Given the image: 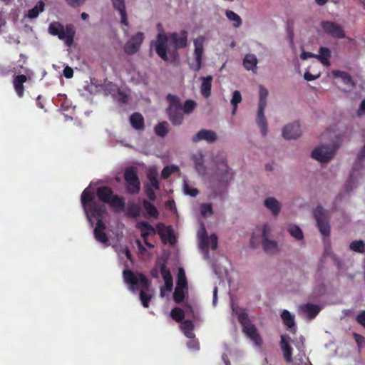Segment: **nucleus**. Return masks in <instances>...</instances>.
Returning a JSON list of instances; mask_svg holds the SVG:
<instances>
[{
  "instance_id": "26",
  "label": "nucleus",
  "mask_w": 365,
  "mask_h": 365,
  "mask_svg": "<svg viewBox=\"0 0 365 365\" xmlns=\"http://www.w3.org/2000/svg\"><path fill=\"white\" fill-rule=\"evenodd\" d=\"M281 317L285 326L294 334L296 332V327L294 316L288 310L284 309L281 314Z\"/></svg>"
},
{
  "instance_id": "1",
  "label": "nucleus",
  "mask_w": 365,
  "mask_h": 365,
  "mask_svg": "<svg viewBox=\"0 0 365 365\" xmlns=\"http://www.w3.org/2000/svg\"><path fill=\"white\" fill-rule=\"evenodd\" d=\"M81 204L88 220L93 225V218L97 220L96 227L93 230L95 239L103 244H108L109 239L104 232L106 225L103 222V217L106 212L104 205L95 200L94 194L86 188L81 194Z\"/></svg>"
},
{
  "instance_id": "56",
  "label": "nucleus",
  "mask_w": 365,
  "mask_h": 365,
  "mask_svg": "<svg viewBox=\"0 0 365 365\" xmlns=\"http://www.w3.org/2000/svg\"><path fill=\"white\" fill-rule=\"evenodd\" d=\"M354 339H355L356 343L357 344L358 348L360 349L361 347L365 344V338L357 333H353Z\"/></svg>"
},
{
  "instance_id": "45",
  "label": "nucleus",
  "mask_w": 365,
  "mask_h": 365,
  "mask_svg": "<svg viewBox=\"0 0 365 365\" xmlns=\"http://www.w3.org/2000/svg\"><path fill=\"white\" fill-rule=\"evenodd\" d=\"M196 106H197L196 102L193 100L189 99V100H186L185 101L183 106H182V110L184 113L190 114V113H192V111L195 110Z\"/></svg>"
},
{
  "instance_id": "54",
  "label": "nucleus",
  "mask_w": 365,
  "mask_h": 365,
  "mask_svg": "<svg viewBox=\"0 0 365 365\" xmlns=\"http://www.w3.org/2000/svg\"><path fill=\"white\" fill-rule=\"evenodd\" d=\"M184 191L186 195H190L192 197H195L199 193L197 189L190 188L186 182L184 184Z\"/></svg>"
},
{
  "instance_id": "5",
  "label": "nucleus",
  "mask_w": 365,
  "mask_h": 365,
  "mask_svg": "<svg viewBox=\"0 0 365 365\" xmlns=\"http://www.w3.org/2000/svg\"><path fill=\"white\" fill-rule=\"evenodd\" d=\"M48 32L61 40H65L67 46H71L73 42L75 31L71 25H67L65 29L60 22L53 21L49 24Z\"/></svg>"
},
{
  "instance_id": "11",
  "label": "nucleus",
  "mask_w": 365,
  "mask_h": 365,
  "mask_svg": "<svg viewBox=\"0 0 365 365\" xmlns=\"http://www.w3.org/2000/svg\"><path fill=\"white\" fill-rule=\"evenodd\" d=\"M335 150L330 145H322L312 152V158L321 163L329 162L334 156Z\"/></svg>"
},
{
  "instance_id": "40",
  "label": "nucleus",
  "mask_w": 365,
  "mask_h": 365,
  "mask_svg": "<svg viewBox=\"0 0 365 365\" xmlns=\"http://www.w3.org/2000/svg\"><path fill=\"white\" fill-rule=\"evenodd\" d=\"M226 16L227 17V19L230 21L234 22V24H233L234 27L238 28L242 24V19H241L240 16L238 14H237L236 13H235L234 11L227 10L226 11Z\"/></svg>"
},
{
  "instance_id": "18",
  "label": "nucleus",
  "mask_w": 365,
  "mask_h": 365,
  "mask_svg": "<svg viewBox=\"0 0 365 365\" xmlns=\"http://www.w3.org/2000/svg\"><path fill=\"white\" fill-rule=\"evenodd\" d=\"M300 310L309 320H312L319 314L322 307L317 304L307 303L300 306Z\"/></svg>"
},
{
  "instance_id": "3",
  "label": "nucleus",
  "mask_w": 365,
  "mask_h": 365,
  "mask_svg": "<svg viewBox=\"0 0 365 365\" xmlns=\"http://www.w3.org/2000/svg\"><path fill=\"white\" fill-rule=\"evenodd\" d=\"M124 282L129 285V289L135 292L140 287V299L145 308L149 307L152 298L150 294H146L150 287V282L145 274L140 272L134 273L130 269H124L123 272Z\"/></svg>"
},
{
  "instance_id": "8",
  "label": "nucleus",
  "mask_w": 365,
  "mask_h": 365,
  "mask_svg": "<svg viewBox=\"0 0 365 365\" xmlns=\"http://www.w3.org/2000/svg\"><path fill=\"white\" fill-rule=\"evenodd\" d=\"M125 182V188L128 194L131 195H138L140 191V180L134 167L127 168L123 174Z\"/></svg>"
},
{
  "instance_id": "50",
  "label": "nucleus",
  "mask_w": 365,
  "mask_h": 365,
  "mask_svg": "<svg viewBox=\"0 0 365 365\" xmlns=\"http://www.w3.org/2000/svg\"><path fill=\"white\" fill-rule=\"evenodd\" d=\"M178 168L177 166H165L161 173V176L163 179H168L173 173L177 171Z\"/></svg>"
},
{
  "instance_id": "16",
  "label": "nucleus",
  "mask_w": 365,
  "mask_h": 365,
  "mask_svg": "<svg viewBox=\"0 0 365 365\" xmlns=\"http://www.w3.org/2000/svg\"><path fill=\"white\" fill-rule=\"evenodd\" d=\"M281 340L279 346L283 354L284 361L290 364L292 362V347L289 344L290 341H292L290 336L287 334L281 335Z\"/></svg>"
},
{
  "instance_id": "15",
  "label": "nucleus",
  "mask_w": 365,
  "mask_h": 365,
  "mask_svg": "<svg viewBox=\"0 0 365 365\" xmlns=\"http://www.w3.org/2000/svg\"><path fill=\"white\" fill-rule=\"evenodd\" d=\"M269 227L267 225H264L262 227V245L264 250L267 254H275L278 251L277 243L268 238Z\"/></svg>"
},
{
  "instance_id": "63",
  "label": "nucleus",
  "mask_w": 365,
  "mask_h": 365,
  "mask_svg": "<svg viewBox=\"0 0 365 365\" xmlns=\"http://www.w3.org/2000/svg\"><path fill=\"white\" fill-rule=\"evenodd\" d=\"M316 54L310 53V52H303L300 57L302 59L305 60L308 58H315Z\"/></svg>"
},
{
  "instance_id": "61",
  "label": "nucleus",
  "mask_w": 365,
  "mask_h": 365,
  "mask_svg": "<svg viewBox=\"0 0 365 365\" xmlns=\"http://www.w3.org/2000/svg\"><path fill=\"white\" fill-rule=\"evenodd\" d=\"M319 74L318 75H313V74L310 73L308 71L305 72L304 75V79L308 81H311L315 80L317 78H319Z\"/></svg>"
},
{
  "instance_id": "51",
  "label": "nucleus",
  "mask_w": 365,
  "mask_h": 365,
  "mask_svg": "<svg viewBox=\"0 0 365 365\" xmlns=\"http://www.w3.org/2000/svg\"><path fill=\"white\" fill-rule=\"evenodd\" d=\"M145 193L150 201H155L156 199V195L155 193V189L148 185H145Z\"/></svg>"
},
{
  "instance_id": "4",
  "label": "nucleus",
  "mask_w": 365,
  "mask_h": 365,
  "mask_svg": "<svg viewBox=\"0 0 365 365\" xmlns=\"http://www.w3.org/2000/svg\"><path fill=\"white\" fill-rule=\"evenodd\" d=\"M169 105L166 108V113L173 125H180L182 123L184 117L180 99L178 96L168 94L166 96Z\"/></svg>"
},
{
  "instance_id": "30",
  "label": "nucleus",
  "mask_w": 365,
  "mask_h": 365,
  "mask_svg": "<svg viewBox=\"0 0 365 365\" xmlns=\"http://www.w3.org/2000/svg\"><path fill=\"white\" fill-rule=\"evenodd\" d=\"M44 6V1H38L34 8L28 10L27 13L24 15V19H33L37 18L39 14L43 11Z\"/></svg>"
},
{
  "instance_id": "48",
  "label": "nucleus",
  "mask_w": 365,
  "mask_h": 365,
  "mask_svg": "<svg viewBox=\"0 0 365 365\" xmlns=\"http://www.w3.org/2000/svg\"><path fill=\"white\" fill-rule=\"evenodd\" d=\"M242 101V96L239 91H235L232 93V98L231 99V104L233 106L232 114H235L237 105Z\"/></svg>"
},
{
  "instance_id": "35",
  "label": "nucleus",
  "mask_w": 365,
  "mask_h": 365,
  "mask_svg": "<svg viewBox=\"0 0 365 365\" xmlns=\"http://www.w3.org/2000/svg\"><path fill=\"white\" fill-rule=\"evenodd\" d=\"M158 235L163 241L165 240V235L170 237L173 235V229L170 226L165 227L163 223H158L156 225Z\"/></svg>"
},
{
  "instance_id": "49",
  "label": "nucleus",
  "mask_w": 365,
  "mask_h": 365,
  "mask_svg": "<svg viewBox=\"0 0 365 365\" xmlns=\"http://www.w3.org/2000/svg\"><path fill=\"white\" fill-rule=\"evenodd\" d=\"M201 215L206 217L211 216L213 214L212 207L211 203H204L200 205Z\"/></svg>"
},
{
  "instance_id": "17",
  "label": "nucleus",
  "mask_w": 365,
  "mask_h": 365,
  "mask_svg": "<svg viewBox=\"0 0 365 365\" xmlns=\"http://www.w3.org/2000/svg\"><path fill=\"white\" fill-rule=\"evenodd\" d=\"M282 135L285 139H294L301 135L300 125L294 122L285 125L282 130Z\"/></svg>"
},
{
  "instance_id": "41",
  "label": "nucleus",
  "mask_w": 365,
  "mask_h": 365,
  "mask_svg": "<svg viewBox=\"0 0 365 365\" xmlns=\"http://www.w3.org/2000/svg\"><path fill=\"white\" fill-rule=\"evenodd\" d=\"M289 234L297 240H303L304 235L302 230L297 225H289L288 227Z\"/></svg>"
},
{
  "instance_id": "13",
  "label": "nucleus",
  "mask_w": 365,
  "mask_h": 365,
  "mask_svg": "<svg viewBox=\"0 0 365 365\" xmlns=\"http://www.w3.org/2000/svg\"><path fill=\"white\" fill-rule=\"evenodd\" d=\"M145 38L143 32H138L125 43L124 46V51L128 55H133L139 50L143 41Z\"/></svg>"
},
{
  "instance_id": "20",
  "label": "nucleus",
  "mask_w": 365,
  "mask_h": 365,
  "mask_svg": "<svg viewBox=\"0 0 365 365\" xmlns=\"http://www.w3.org/2000/svg\"><path fill=\"white\" fill-rule=\"evenodd\" d=\"M27 80V76L24 74L14 76L13 86L17 96L19 98H22L24 95L25 89L24 83H26Z\"/></svg>"
},
{
  "instance_id": "9",
  "label": "nucleus",
  "mask_w": 365,
  "mask_h": 365,
  "mask_svg": "<svg viewBox=\"0 0 365 365\" xmlns=\"http://www.w3.org/2000/svg\"><path fill=\"white\" fill-rule=\"evenodd\" d=\"M213 160L217 166L216 174L220 181L227 185L233 179L234 171L229 168L227 160L223 155H217Z\"/></svg>"
},
{
  "instance_id": "25",
  "label": "nucleus",
  "mask_w": 365,
  "mask_h": 365,
  "mask_svg": "<svg viewBox=\"0 0 365 365\" xmlns=\"http://www.w3.org/2000/svg\"><path fill=\"white\" fill-rule=\"evenodd\" d=\"M331 57V51L327 47H320L319 54H316L315 58H317L324 66H330L329 58Z\"/></svg>"
},
{
  "instance_id": "47",
  "label": "nucleus",
  "mask_w": 365,
  "mask_h": 365,
  "mask_svg": "<svg viewBox=\"0 0 365 365\" xmlns=\"http://www.w3.org/2000/svg\"><path fill=\"white\" fill-rule=\"evenodd\" d=\"M170 316L175 321L180 322L184 319L185 312L181 308L175 307L171 310Z\"/></svg>"
},
{
  "instance_id": "2",
  "label": "nucleus",
  "mask_w": 365,
  "mask_h": 365,
  "mask_svg": "<svg viewBox=\"0 0 365 365\" xmlns=\"http://www.w3.org/2000/svg\"><path fill=\"white\" fill-rule=\"evenodd\" d=\"M187 33L182 30L178 34L176 32L166 35L163 32L159 33L156 40L151 42V46H154L156 53L165 61H168V53L175 59L178 58V50L187 46Z\"/></svg>"
},
{
  "instance_id": "14",
  "label": "nucleus",
  "mask_w": 365,
  "mask_h": 365,
  "mask_svg": "<svg viewBox=\"0 0 365 365\" xmlns=\"http://www.w3.org/2000/svg\"><path fill=\"white\" fill-rule=\"evenodd\" d=\"M204 41L205 38L202 36H200L194 41L195 63L191 66V68L195 71H198L202 66Z\"/></svg>"
},
{
  "instance_id": "39",
  "label": "nucleus",
  "mask_w": 365,
  "mask_h": 365,
  "mask_svg": "<svg viewBox=\"0 0 365 365\" xmlns=\"http://www.w3.org/2000/svg\"><path fill=\"white\" fill-rule=\"evenodd\" d=\"M332 73L335 78H340L342 80V81L346 85H349L353 83L351 75L345 71H333Z\"/></svg>"
},
{
  "instance_id": "38",
  "label": "nucleus",
  "mask_w": 365,
  "mask_h": 365,
  "mask_svg": "<svg viewBox=\"0 0 365 365\" xmlns=\"http://www.w3.org/2000/svg\"><path fill=\"white\" fill-rule=\"evenodd\" d=\"M168 123L166 121L159 123L155 127V134L162 138L166 136L168 133Z\"/></svg>"
},
{
  "instance_id": "62",
  "label": "nucleus",
  "mask_w": 365,
  "mask_h": 365,
  "mask_svg": "<svg viewBox=\"0 0 365 365\" xmlns=\"http://www.w3.org/2000/svg\"><path fill=\"white\" fill-rule=\"evenodd\" d=\"M364 113H365V99L360 103L359 108L357 110V115L361 116Z\"/></svg>"
},
{
  "instance_id": "44",
  "label": "nucleus",
  "mask_w": 365,
  "mask_h": 365,
  "mask_svg": "<svg viewBox=\"0 0 365 365\" xmlns=\"http://www.w3.org/2000/svg\"><path fill=\"white\" fill-rule=\"evenodd\" d=\"M350 250L352 251L363 253L365 252V243L362 240H355L351 242L349 245Z\"/></svg>"
},
{
  "instance_id": "64",
  "label": "nucleus",
  "mask_w": 365,
  "mask_h": 365,
  "mask_svg": "<svg viewBox=\"0 0 365 365\" xmlns=\"http://www.w3.org/2000/svg\"><path fill=\"white\" fill-rule=\"evenodd\" d=\"M124 253H125V255L127 257V259L131 261L132 260V255H131L130 250L128 247H126L124 250Z\"/></svg>"
},
{
  "instance_id": "42",
  "label": "nucleus",
  "mask_w": 365,
  "mask_h": 365,
  "mask_svg": "<svg viewBox=\"0 0 365 365\" xmlns=\"http://www.w3.org/2000/svg\"><path fill=\"white\" fill-rule=\"evenodd\" d=\"M140 208L138 205L129 204L127 207L126 215L128 217L135 218L139 216Z\"/></svg>"
},
{
  "instance_id": "28",
  "label": "nucleus",
  "mask_w": 365,
  "mask_h": 365,
  "mask_svg": "<svg viewBox=\"0 0 365 365\" xmlns=\"http://www.w3.org/2000/svg\"><path fill=\"white\" fill-rule=\"evenodd\" d=\"M113 3L114 9L118 11L120 15V23L125 26H128V21L125 10V1H113Z\"/></svg>"
},
{
  "instance_id": "32",
  "label": "nucleus",
  "mask_w": 365,
  "mask_h": 365,
  "mask_svg": "<svg viewBox=\"0 0 365 365\" xmlns=\"http://www.w3.org/2000/svg\"><path fill=\"white\" fill-rule=\"evenodd\" d=\"M158 176V173L155 169H150L147 174V178L150 181L149 185L152 186L156 190H160V182Z\"/></svg>"
},
{
  "instance_id": "36",
  "label": "nucleus",
  "mask_w": 365,
  "mask_h": 365,
  "mask_svg": "<svg viewBox=\"0 0 365 365\" xmlns=\"http://www.w3.org/2000/svg\"><path fill=\"white\" fill-rule=\"evenodd\" d=\"M143 205L144 210L146 211L147 214L149 216L153 217L154 218L158 217L159 212L153 204H152L150 202L146 200H144L143 202Z\"/></svg>"
},
{
  "instance_id": "22",
  "label": "nucleus",
  "mask_w": 365,
  "mask_h": 365,
  "mask_svg": "<svg viewBox=\"0 0 365 365\" xmlns=\"http://www.w3.org/2000/svg\"><path fill=\"white\" fill-rule=\"evenodd\" d=\"M200 79L201 81L200 93L203 97L208 98L211 96L212 77L211 76H202Z\"/></svg>"
},
{
  "instance_id": "60",
  "label": "nucleus",
  "mask_w": 365,
  "mask_h": 365,
  "mask_svg": "<svg viewBox=\"0 0 365 365\" xmlns=\"http://www.w3.org/2000/svg\"><path fill=\"white\" fill-rule=\"evenodd\" d=\"M356 322L365 328V311H362L358 314Z\"/></svg>"
},
{
  "instance_id": "24",
  "label": "nucleus",
  "mask_w": 365,
  "mask_h": 365,
  "mask_svg": "<svg viewBox=\"0 0 365 365\" xmlns=\"http://www.w3.org/2000/svg\"><path fill=\"white\" fill-rule=\"evenodd\" d=\"M136 228L141 231V237L143 239L148 238V236L155 234V228L148 222L145 221L138 222Z\"/></svg>"
},
{
  "instance_id": "52",
  "label": "nucleus",
  "mask_w": 365,
  "mask_h": 365,
  "mask_svg": "<svg viewBox=\"0 0 365 365\" xmlns=\"http://www.w3.org/2000/svg\"><path fill=\"white\" fill-rule=\"evenodd\" d=\"M14 72H16L15 68H12L10 66L0 65V76L5 77Z\"/></svg>"
},
{
  "instance_id": "19",
  "label": "nucleus",
  "mask_w": 365,
  "mask_h": 365,
  "mask_svg": "<svg viewBox=\"0 0 365 365\" xmlns=\"http://www.w3.org/2000/svg\"><path fill=\"white\" fill-rule=\"evenodd\" d=\"M202 140L209 143H213L217 140V135L212 130L202 129L192 138V141L193 143H197Z\"/></svg>"
},
{
  "instance_id": "27",
  "label": "nucleus",
  "mask_w": 365,
  "mask_h": 365,
  "mask_svg": "<svg viewBox=\"0 0 365 365\" xmlns=\"http://www.w3.org/2000/svg\"><path fill=\"white\" fill-rule=\"evenodd\" d=\"M264 205L274 215L276 216L279 215L281 207L279 202L274 197H269L265 199Z\"/></svg>"
},
{
  "instance_id": "57",
  "label": "nucleus",
  "mask_w": 365,
  "mask_h": 365,
  "mask_svg": "<svg viewBox=\"0 0 365 365\" xmlns=\"http://www.w3.org/2000/svg\"><path fill=\"white\" fill-rule=\"evenodd\" d=\"M187 346L193 350H198L200 349L199 342L195 338L190 339V340L187 342Z\"/></svg>"
},
{
  "instance_id": "34",
  "label": "nucleus",
  "mask_w": 365,
  "mask_h": 365,
  "mask_svg": "<svg viewBox=\"0 0 365 365\" xmlns=\"http://www.w3.org/2000/svg\"><path fill=\"white\" fill-rule=\"evenodd\" d=\"M114 210H123L125 208V200L123 197L118 195H113L111 200L108 203Z\"/></svg>"
},
{
  "instance_id": "10",
  "label": "nucleus",
  "mask_w": 365,
  "mask_h": 365,
  "mask_svg": "<svg viewBox=\"0 0 365 365\" xmlns=\"http://www.w3.org/2000/svg\"><path fill=\"white\" fill-rule=\"evenodd\" d=\"M313 214L320 233L324 237L329 238L330 236V225L327 210L322 206H317Z\"/></svg>"
},
{
  "instance_id": "46",
  "label": "nucleus",
  "mask_w": 365,
  "mask_h": 365,
  "mask_svg": "<svg viewBox=\"0 0 365 365\" xmlns=\"http://www.w3.org/2000/svg\"><path fill=\"white\" fill-rule=\"evenodd\" d=\"M186 288L176 287L173 293V300L177 304H180L183 302L185 299V292Z\"/></svg>"
},
{
  "instance_id": "23",
  "label": "nucleus",
  "mask_w": 365,
  "mask_h": 365,
  "mask_svg": "<svg viewBox=\"0 0 365 365\" xmlns=\"http://www.w3.org/2000/svg\"><path fill=\"white\" fill-rule=\"evenodd\" d=\"M160 273L165 282V289L170 292L173 289V282L170 271L167 268L165 263L160 266Z\"/></svg>"
},
{
  "instance_id": "7",
  "label": "nucleus",
  "mask_w": 365,
  "mask_h": 365,
  "mask_svg": "<svg viewBox=\"0 0 365 365\" xmlns=\"http://www.w3.org/2000/svg\"><path fill=\"white\" fill-rule=\"evenodd\" d=\"M237 318L242 327L243 332L254 341L255 344L260 346L262 343V338L256 327L250 320L247 314L245 312H241L237 314Z\"/></svg>"
},
{
  "instance_id": "53",
  "label": "nucleus",
  "mask_w": 365,
  "mask_h": 365,
  "mask_svg": "<svg viewBox=\"0 0 365 365\" xmlns=\"http://www.w3.org/2000/svg\"><path fill=\"white\" fill-rule=\"evenodd\" d=\"M212 250H216L217 247L218 242H217V237L215 234H211L210 236L208 238V247H210Z\"/></svg>"
},
{
  "instance_id": "21",
  "label": "nucleus",
  "mask_w": 365,
  "mask_h": 365,
  "mask_svg": "<svg viewBox=\"0 0 365 365\" xmlns=\"http://www.w3.org/2000/svg\"><path fill=\"white\" fill-rule=\"evenodd\" d=\"M96 195L101 202L107 204L114 195L113 190L108 186L98 187L96 190Z\"/></svg>"
},
{
  "instance_id": "59",
  "label": "nucleus",
  "mask_w": 365,
  "mask_h": 365,
  "mask_svg": "<svg viewBox=\"0 0 365 365\" xmlns=\"http://www.w3.org/2000/svg\"><path fill=\"white\" fill-rule=\"evenodd\" d=\"M63 73L65 78H71L73 76V71L70 66H66L63 71Z\"/></svg>"
},
{
  "instance_id": "12",
  "label": "nucleus",
  "mask_w": 365,
  "mask_h": 365,
  "mask_svg": "<svg viewBox=\"0 0 365 365\" xmlns=\"http://www.w3.org/2000/svg\"><path fill=\"white\" fill-rule=\"evenodd\" d=\"M321 26L323 31L328 35L335 38H344L346 37L342 26L334 21H322Z\"/></svg>"
},
{
  "instance_id": "43",
  "label": "nucleus",
  "mask_w": 365,
  "mask_h": 365,
  "mask_svg": "<svg viewBox=\"0 0 365 365\" xmlns=\"http://www.w3.org/2000/svg\"><path fill=\"white\" fill-rule=\"evenodd\" d=\"M176 287L182 288L187 287V282L185 277V273L182 268L179 269Z\"/></svg>"
},
{
  "instance_id": "29",
  "label": "nucleus",
  "mask_w": 365,
  "mask_h": 365,
  "mask_svg": "<svg viewBox=\"0 0 365 365\" xmlns=\"http://www.w3.org/2000/svg\"><path fill=\"white\" fill-rule=\"evenodd\" d=\"M130 122L135 130L144 129V118L140 113L135 112L133 113L130 117Z\"/></svg>"
},
{
  "instance_id": "31",
  "label": "nucleus",
  "mask_w": 365,
  "mask_h": 365,
  "mask_svg": "<svg viewBox=\"0 0 365 365\" xmlns=\"http://www.w3.org/2000/svg\"><path fill=\"white\" fill-rule=\"evenodd\" d=\"M197 235L200 240V249L206 252H208V238L206 229L202 226L197 232Z\"/></svg>"
},
{
  "instance_id": "37",
  "label": "nucleus",
  "mask_w": 365,
  "mask_h": 365,
  "mask_svg": "<svg viewBox=\"0 0 365 365\" xmlns=\"http://www.w3.org/2000/svg\"><path fill=\"white\" fill-rule=\"evenodd\" d=\"M193 160L197 171L199 173H203L205 170V167L204 165V159L202 154L200 153L197 155H195L193 156Z\"/></svg>"
},
{
  "instance_id": "55",
  "label": "nucleus",
  "mask_w": 365,
  "mask_h": 365,
  "mask_svg": "<svg viewBox=\"0 0 365 365\" xmlns=\"http://www.w3.org/2000/svg\"><path fill=\"white\" fill-rule=\"evenodd\" d=\"M181 329L183 332L186 331H192L194 329V324L191 320L186 319L182 322Z\"/></svg>"
},
{
  "instance_id": "58",
  "label": "nucleus",
  "mask_w": 365,
  "mask_h": 365,
  "mask_svg": "<svg viewBox=\"0 0 365 365\" xmlns=\"http://www.w3.org/2000/svg\"><path fill=\"white\" fill-rule=\"evenodd\" d=\"M19 56L20 59L18 61L19 65L17 66L19 71H20V69L24 68V66L26 63L27 61V57L26 56V55L21 53Z\"/></svg>"
},
{
  "instance_id": "33",
  "label": "nucleus",
  "mask_w": 365,
  "mask_h": 365,
  "mask_svg": "<svg viewBox=\"0 0 365 365\" xmlns=\"http://www.w3.org/2000/svg\"><path fill=\"white\" fill-rule=\"evenodd\" d=\"M257 63V59L254 54H247L245 56L243 60V65L247 70L256 69Z\"/></svg>"
},
{
  "instance_id": "6",
  "label": "nucleus",
  "mask_w": 365,
  "mask_h": 365,
  "mask_svg": "<svg viewBox=\"0 0 365 365\" xmlns=\"http://www.w3.org/2000/svg\"><path fill=\"white\" fill-rule=\"evenodd\" d=\"M259 100L258 105V110L257 115V124L260 128L261 133L265 136L267 133V123L264 112L267 106V98L268 96V91L262 86H259Z\"/></svg>"
}]
</instances>
